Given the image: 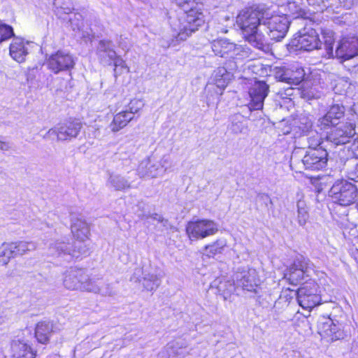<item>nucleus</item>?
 Returning <instances> with one entry per match:
<instances>
[{
	"label": "nucleus",
	"instance_id": "1",
	"mask_svg": "<svg viewBox=\"0 0 358 358\" xmlns=\"http://www.w3.org/2000/svg\"><path fill=\"white\" fill-rule=\"evenodd\" d=\"M176 3L182 8V12L178 17L171 18L170 24L173 31L171 43L168 45H176L177 42L185 41L193 32L205 22L204 15L198 6H193L194 2L190 0H174Z\"/></svg>",
	"mask_w": 358,
	"mask_h": 358
},
{
	"label": "nucleus",
	"instance_id": "2",
	"mask_svg": "<svg viewBox=\"0 0 358 358\" xmlns=\"http://www.w3.org/2000/svg\"><path fill=\"white\" fill-rule=\"evenodd\" d=\"M268 13L266 10L253 6L242 9L236 17L237 26L241 30L243 37L250 45L259 50L265 46L264 36L258 30L263 24Z\"/></svg>",
	"mask_w": 358,
	"mask_h": 358
},
{
	"label": "nucleus",
	"instance_id": "3",
	"mask_svg": "<svg viewBox=\"0 0 358 358\" xmlns=\"http://www.w3.org/2000/svg\"><path fill=\"white\" fill-rule=\"evenodd\" d=\"M328 153L322 147L318 149H310L306 152L301 161H298L294 155L291 157V166H295L301 172V167L309 171H320L324 169L327 164Z\"/></svg>",
	"mask_w": 358,
	"mask_h": 358
},
{
	"label": "nucleus",
	"instance_id": "4",
	"mask_svg": "<svg viewBox=\"0 0 358 358\" xmlns=\"http://www.w3.org/2000/svg\"><path fill=\"white\" fill-rule=\"evenodd\" d=\"M329 196L334 203L342 206H348L357 200L358 190L355 185L347 180H337L329 191Z\"/></svg>",
	"mask_w": 358,
	"mask_h": 358
},
{
	"label": "nucleus",
	"instance_id": "5",
	"mask_svg": "<svg viewBox=\"0 0 358 358\" xmlns=\"http://www.w3.org/2000/svg\"><path fill=\"white\" fill-rule=\"evenodd\" d=\"M313 264L308 259L302 255L297 256L292 264L287 268L285 273L286 278L289 284L296 285L303 280L305 277L310 275L313 271Z\"/></svg>",
	"mask_w": 358,
	"mask_h": 358
},
{
	"label": "nucleus",
	"instance_id": "6",
	"mask_svg": "<svg viewBox=\"0 0 358 358\" xmlns=\"http://www.w3.org/2000/svg\"><path fill=\"white\" fill-rule=\"evenodd\" d=\"M77 239L70 249L69 244L64 242L57 241L49 248V253L52 256L69 255L70 257L78 258L81 256H87L90 254V244L85 240Z\"/></svg>",
	"mask_w": 358,
	"mask_h": 358
},
{
	"label": "nucleus",
	"instance_id": "7",
	"mask_svg": "<svg viewBox=\"0 0 358 358\" xmlns=\"http://www.w3.org/2000/svg\"><path fill=\"white\" fill-rule=\"evenodd\" d=\"M322 42L317 31L312 28L305 27L300 30L290 43V46L296 50L312 51L320 49Z\"/></svg>",
	"mask_w": 358,
	"mask_h": 358
},
{
	"label": "nucleus",
	"instance_id": "8",
	"mask_svg": "<svg viewBox=\"0 0 358 358\" xmlns=\"http://www.w3.org/2000/svg\"><path fill=\"white\" fill-rule=\"evenodd\" d=\"M82 128L83 124L78 120L65 122L50 129L46 134L43 136V138H47L50 136H56L57 141H71L77 138Z\"/></svg>",
	"mask_w": 358,
	"mask_h": 358
},
{
	"label": "nucleus",
	"instance_id": "9",
	"mask_svg": "<svg viewBox=\"0 0 358 358\" xmlns=\"http://www.w3.org/2000/svg\"><path fill=\"white\" fill-rule=\"evenodd\" d=\"M218 231V224L211 220H198L189 222L186 232L190 239H203L215 234Z\"/></svg>",
	"mask_w": 358,
	"mask_h": 358
},
{
	"label": "nucleus",
	"instance_id": "10",
	"mask_svg": "<svg viewBox=\"0 0 358 358\" xmlns=\"http://www.w3.org/2000/svg\"><path fill=\"white\" fill-rule=\"evenodd\" d=\"M355 125L351 122L337 124L327 135V141L333 145L338 146L350 142L355 135Z\"/></svg>",
	"mask_w": 358,
	"mask_h": 358
},
{
	"label": "nucleus",
	"instance_id": "11",
	"mask_svg": "<svg viewBox=\"0 0 358 358\" xmlns=\"http://www.w3.org/2000/svg\"><path fill=\"white\" fill-rule=\"evenodd\" d=\"M263 25L268 29L267 34L271 40L280 41L283 38L289 29V21L283 16H266Z\"/></svg>",
	"mask_w": 358,
	"mask_h": 358
},
{
	"label": "nucleus",
	"instance_id": "12",
	"mask_svg": "<svg viewBox=\"0 0 358 358\" xmlns=\"http://www.w3.org/2000/svg\"><path fill=\"white\" fill-rule=\"evenodd\" d=\"M48 69L55 73L71 71L75 66V59L69 52L58 50L50 56L47 61Z\"/></svg>",
	"mask_w": 358,
	"mask_h": 358
},
{
	"label": "nucleus",
	"instance_id": "13",
	"mask_svg": "<svg viewBox=\"0 0 358 358\" xmlns=\"http://www.w3.org/2000/svg\"><path fill=\"white\" fill-rule=\"evenodd\" d=\"M317 332L322 340L328 343L340 340L344 336L341 327L330 318L324 317L318 322Z\"/></svg>",
	"mask_w": 358,
	"mask_h": 358
},
{
	"label": "nucleus",
	"instance_id": "14",
	"mask_svg": "<svg viewBox=\"0 0 358 358\" xmlns=\"http://www.w3.org/2000/svg\"><path fill=\"white\" fill-rule=\"evenodd\" d=\"M269 86L264 81H257L249 90L250 101L247 106L250 111L262 110L264 106V101L268 96Z\"/></svg>",
	"mask_w": 358,
	"mask_h": 358
},
{
	"label": "nucleus",
	"instance_id": "15",
	"mask_svg": "<svg viewBox=\"0 0 358 358\" xmlns=\"http://www.w3.org/2000/svg\"><path fill=\"white\" fill-rule=\"evenodd\" d=\"M336 57L343 60L350 59L358 55V38H342L336 49Z\"/></svg>",
	"mask_w": 358,
	"mask_h": 358
},
{
	"label": "nucleus",
	"instance_id": "16",
	"mask_svg": "<svg viewBox=\"0 0 358 358\" xmlns=\"http://www.w3.org/2000/svg\"><path fill=\"white\" fill-rule=\"evenodd\" d=\"M305 72L303 69L298 66L283 68L275 74V78L280 81L294 85H299L303 80Z\"/></svg>",
	"mask_w": 358,
	"mask_h": 358
},
{
	"label": "nucleus",
	"instance_id": "17",
	"mask_svg": "<svg viewBox=\"0 0 358 358\" xmlns=\"http://www.w3.org/2000/svg\"><path fill=\"white\" fill-rule=\"evenodd\" d=\"M345 108L343 105H332L327 113L317 120V126L326 129L331 126L337 125L338 120L344 116Z\"/></svg>",
	"mask_w": 358,
	"mask_h": 358
},
{
	"label": "nucleus",
	"instance_id": "18",
	"mask_svg": "<svg viewBox=\"0 0 358 358\" xmlns=\"http://www.w3.org/2000/svg\"><path fill=\"white\" fill-rule=\"evenodd\" d=\"M137 173L141 178H157L164 173V170L160 168L158 161L152 157L143 159L137 169Z\"/></svg>",
	"mask_w": 358,
	"mask_h": 358
},
{
	"label": "nucleus",
	"instance_id": "19",
	"mask_svg": "<svg viewBox=\"0 0 358 358\" xmlns=\"http://www.w3.org/2000/svg\"><path fill=\"white\" fill-rule=\"evenodd\" d=\"M143 274V271L142 268L136 267L134 269L133 275L131 277V281L135 282H142L143 287L146 291H154L159 287L161 283V280L159 278L153 274H148L142 277Z\"/></svg>",
	"mask_w": 358,
	"mask_h": 358
},
{
	"label": "nucleus",
	"instance_id": "20",
	"mask_svg": "<svg viewBox=\"0 0 358 358\" xmlns=\"http://www.w3.org/2000/svg\"><path fill=\"white\" fill-rule=\"evenodd\" d=\"M85 271L83 268L71 267L65 273L64 279V287L67 289L75 290L79 289L78 285L87 280Z\"/></svg>",
	"mask_w": 358,
	"mask_h": 358
},
{
	"label": "nucleus",
	"instance_id": "21",
	"mask_svg": "<svg viewBox=\"0 0 358 358\" xmlns=\"http://www.w3.org/2000/svg\"><path fill=\"white\" fill-rule=\"evenodd\" d=\"M59 330V329L50 322H41L36 327L35 336L39 343L45 344L49 341L52 334Z\"/></svg>",
	"mask_w": 358,
	"mask_h": 358
},
{
	"label": "nucleus",
	"instance_id": "22",
	"mask_svg": "<svg viewBox=\"0 0 358 358\" xmlns=\"http://www.w3.org/2000/svg\"><path fill=\"white\" fill-rule=\"evenodd\" d=\"M71 232L76 239L87 238L90 229L87 222L76 214H71Z\"/></svg>",
	"mask_w": 358,
	"mask_h": 358
},
{
	"label": "nucleus",
	"instance_id": "23",
	"mask_svg": "<svg viewBox=\"0 0 358 358\" xmlns=\"http://www.w3.org/2000/svg\"><path fill=\"white\" fill-rule=\"evenodd\" d=\"M299 304L303 308L310 310L321 303V296L314 292H296Z\"/></svg>",
	"mask_w": 358,
	"mask_h": 358
},
{
	"label": "nucleus",
	"instance_id": "24",
	"mask_svg": "<svg viewBox=\"0 0 358 358\" xmlns=\"http://www.w3.org/2000/svg\"><path fill=\"white\" fill-rule=\"evenodd\" d=\"M106 186L116 191H123L132 187L128 179L120 174L110 172H108Z\"/></svg>",
	"mask_w": 358,
	"mask_h": 358
},
{
	"label": "nucleus",
	"instance_id": "25",
	"mask_svg": "<svg viewBox=\"0 0 358 358\" xmlns=\"http://www.w3.org/2000/svg\"><path fill=\"white\" fill-rule=\"evenodd\" d=\"M27 54L23 41L19 38H15L10 45V55L19 63L24 61Z\"/></svg>",
	"mask_w": 358,
	"mask_h": 358
},
{
	"label": "nucleus",
	"instance_id": "26",
	"mask_svg": "<svg viewBox=\"0 0 358 358\" xmlns=\"http://www.w3.org/2000/svg\"><path fill=\"white\" fill-rule=\"evenodd\" d=\"M12 351L14 358H34L36 356V352L28 344L19 341L12 344Z\"/></svg>",
	"mask_w": 358,
	"mask_h": 358
},
{
	"label": "nucleus",
	"instance_id": "27",
	"mask_svg": "<svg viewBox=\"0 0 358 358\" xmlns=\"http://www.w3.org/2000/svg\"><path fill=\"white\" fill-rule=\"evenodd\" d=\"M234 43L227 38L215 40L212 43L211 48L213 52L220 57H229Z\"/></svg>",
	"mask_w": 358,
	"mask_h": 358
},
{
	"label": "nucleus",
	"instance_id": "28",
	"mask_svg": "<svg viewBox=\"0 0 358 358\" xmlns=\"http://www.w3.org/2000/svg\"><path fill=\"white\" fill-rule=\"evenodd\" d=\"M134 118V116L127 110L117 113L110 124V128L113 132H117L123 129Z\"/></svg>",
	"mask_w": 358,
	"mask_h": 358
},
{
	"label": "nucleus",
	"instance_id": "29",
	"mask_svg": "<svg viewBox=\"0 0 358 358\" xmlns=\"http://www.w3.org/2000/svg\"><path fill=\"white\" fill-rule=\"evenodd\" d=\"M10 243L14 256L23 255L28 252L35 250L37 247L36 243L33 241H19Z\"/></svg>",
	"mask_w": 358,
	"mask_h": 358
},
{
	"label": "nucleus",
	"instance_id": "30",
	"mask_svg": "<svg viewBox=\"0 0 358 358\" xmlns=\"http://www.w3.org/2000/svg\"><path fill=\"white\" fill-rule=\"evenodd\" d=\"M135 148V142L133 140H129L120 145L115 155L122 160L129 159L134 154Z\"/></svg>",
	"mask_w": 358,
	"mask_h": 358
},
{
	"label": "nucleus",
	"instance_id": "31",
	"mask_svg": "<svg viewBox=\"0 0 358 358\" xmlns=\"http://www.w3.org/2000/svg\"><path fill=\"white\" fill-rule=\"evenodd\" d=\"M180 350L178 343H169L158 353L157 358H180Z\"/></svg>",
	"mask_w": 358,
	"mask_h": 358
},
{
	"label": "nucleus",
	"instance_id": "32",
	"mask_svg": "<svg viewBox=\"0 0 358 358\" xmlns=\"http://www.w3.org/2000/svg\"><path fill=\"white\" fill-rule=\"evenodd\" d=\"M108 51V57L109 61L115 57L116 52L114 50L113 42L107 40L99 41L97 47V54L103 55Z\"/></svg>",
	"mask_w": 358,
	"mask_h": 358
},
{
	"label": "nucleus",
	"instance_id": "33",
	"mask_svg": "<svg viewBox=\"0 0 358 358\" xmlns=\"http://www.w3.org/2000/svg\"><path fill=\"white\" fill-rule=\"evenodd\" d=\"M301 139L308 142V150L318 149V146L321 144L320 135L315 131H307V134L301 136Z\"/></svg>",
	"mask_w": 358,
	"mask_h": 358
},
{
	"label": "nucleus",
	"instance_id": "34",
	"mask_svg": "<svg viewBox=\"0 0 358 358\" xmlns=\"http://www.w3.org/2000/svg\"><path fill=\"white\" fill-rule=\"evenodd\" d=\"M297 207V219L298 222L301 226H303L306 224L309 215L307 210L306 204L303 200L299 199L296 202Z\"/></svg>",
	"mask_w": 358,
	"mask_h": 358
},
{
	"label": "nucleus",
	"instance_id": "35",
	"mask_svg": "<svg viewBox=\"0 0 358 358\" xmlns=\"http://www.w3.org/2000/svg\"><path fill=\"white\" fill-rule=\"evenodd\" d=\"M226 245L227 241L225 240L218 239L213 244L206 246V255L211 257L217 254H220Z\"/></svg>",
	"mask_w": 358,
	"mask_h": 358
},
{
	"label": "nucleus",
	"instance_id": "36",
	"mask_svg": "<svg viewBox=\"0 0 358 358\" xmlns=\"http://www.w3.org/2000/svg\"><path fill=\"white\" fill-rule=\"evenodd\" d=\"M250 54L251 50L248 47L234 43V47L231 48V52L229 57L233 58L243 59L249 57Z\"/></svg>",
	"mask_w": 358,
	"mask_h": 358
},
{
	"label": "nucleus",
	"instance_id": "37",
	"mask_svg": "<svg viewBox=\"0 0 358 358\" xmlns=\"http://www.w3.org/2000/svg\"><path fill=\"white\" fill-rule=\"evenodd\" d=\"M243 115L240 113L234 114L231 116V129L235 134H241L244 133L247 129L245 124L243 122L242 120L243 118Z\"/></svg>",
	"mask_w": 358,
	"mask_h": 358
},
{
	"label": "nucleus",
	"instance_id": "38",
	"mask_svg": "<svg viewBox=\"0 0 358 358\" xmlns=\"http://www.w3.org/2000/svg\"><path fill=\"white\" fill-rule=\"evenodd\" d=\"M138 216L141 217V219H148L150 217L153 220L157 221L160 225L157 226L156 227L159 228V230H160L161 231L167 230L171 227L169 220L167 219H165L162 215L157 213H152L148 215H139Z\"/></svg>",
	"mask_w": 358,
	"mask_h": 358
},
{
	"label": "nucleus",
	"instance_id": "39",
	"mask_svg": "<svg viewBox=\"0 0 358 358\" xmlns=\"http://www.w3.org/2000/svg\"><path fill=\"white\" fill-rule=\"evenodd\" d=\"M13 250L11 243H3L0 247V264L6 265L11 257H13Z\"/></svg>",
	"mask_w": 358,
	"mask_h": 358
},
{
	"label": "nucleus",
	"instance_id": "40",
	"mask_svg": "<svg viewBox=\"0 0 358 358\" xmlns=\"http://www.w3.org/2000/svg\"><path fill=\"white\" fill-rule=\"evenodd\" d=\"M14 31L10 25L0 22V43L14 37Z\"/></svg>",
	"mask_w": 358,
	"mask_h": 358
},
{
	"label": "nucleus",
	"instance_id": "41",
	"mask_svg": "<svg viewBox=\"0 0 358 358\" xmlns=\"http://www.w3.org/2000/svg\"><path fill=\"white\" fill-rule=\"evenodd\" d=\"M250 272L252 273H255V270L248 271H243L240 273H236V278L238 281H240V284L243 287H245L246 288L243 287V291H252V289L248 288V283L251 282L250 279L249 278V275H250ZM253 291H255V289Z\"/></svg>",
	"mask_w": 358,
	"mask_h": 358
},
{
	"label": "nucleus",
	"instance_id": "42",
	"mask_svg": "<svg viewBox=\"0 0 358 358\" xmlns=\"http://www.w3.org/2000/svg\"><path fill=\"white\" fill-rule=\"evenodd\" d=\"M73 30H80L83 27V17L80 13H73L67 18Z\"/></svg>",
	"mask_w": 358,
	"mask_h": 358
},
{
	"label": "nucleus",
	"instance_id": "43",
	"mask_svg": "<svg viewBox=\"0 0 358 358\" xmlns=\"http://www.w3.org/2000/svg\"><path fill=\"white\" fill-rule=\"evenodd\" d=\"M324 38V46L327 51V55L329 57L334 56V38L332 33H327L323 36Z\"/></svg>",
	"mask_w": 358,
	"mask_h": 358
},
{
	"label": "nucleus",
	"instance_id": "44",
	"mask_svg": "<svg viewBox=\"0 0 358 358\" xmlns=\"http://www.w3.org/2000/svg\"><path fill=\"white\" fill-rule=\"evenodd\" d=\"M256 203L260 207L268 208L273 206V201L268 194L265 193H259L256 197Z\"/></svg>",
	"mask_w": 358,
	"mask_h": 358
},
{
	"label": "nucleus",
	"instance_id": "45",
	"mask_svg": "<svg viewBox=\"0 0 358 358\" xmlns=\"http://www.w3.org/2000/svg\"><path fill=\"white\" fill-rule=\"evenodd\" d=\"M143 106L144 103L141 99H133L129 103L128 109L126 110L134 116V115L141 110Z\"/></svg>",
	"mask_w": 358,
	"mask_h": 358
},
{
	"label": "nucleus",
	"instance_id": "46",
	"mask_svg": "<svg viewBox=\"0 0 358 358\" xmlns=\"http://www.w3.org/2000/svg\"><path fill=\"white\" fill-rule=\"evenodd\" d=\"M113 62V64L115 66L114 71L115 73L117 72V69L118 67H120L122 69H127V71H129V69L126 65L125 62L123 60V59L117 55V53H115V57L114 59H111V63Z\"/></svg>",
	"mask_w": 358,
	"mask_h": 358
},
{
	"label": "nucleus",
	"instance_id": "47",
	"mask_svg": "<svg viewBox=\"0 0 358 358\" xmlns=\"http://www.w3.org/2000/svg\"><path fill=\"white\" fill-rule=\"evenodd\" d=\"M55 13L59 18H63L64 20L66 18L62 16L63 14L67 15L68 17H69V16L71 15V14H73V13H71V9L69 7L64 8L57 6Z\"/></svg>",
	"mask_w": 358,
	"mask_h": 358
},
{
	"label": "nucleus",
	"instance_id": "48",
	"mask_svg": "<svg viewBox=\"0 0 358 358\" xmlns=\"http://www.w3.org/2000/svg\"><path fill=\"white\" fill-rule=\"evenodd\" d=\"M348 177L350 180L358 182V162L348 171Z\"/></svg>",
	"mask_w": 358,
	"mask_h": 358
},
{
	"label": "nucleus",
	"instance_id": "49",
	"mask_svg": "<svg viewBox=\"0 0 358 358\" xmlns=\"http://www.w3.org/2000/svg\"><path fill=\"white\" fill-rule=\"evenodd\" d=\"M117 43L120 48H121L122 50H129V44L128 42V40L126 37H124L123 36H120V38L117 40Z\"/></svg>",
	"mask_w": 358,
	"mask_h": 358
},
{
	"label": "nucleus",
	"instance_id": "50",
	"mask_svg": "<svg viewBox=\"0 0 358 358\" xmlns=\"http://www.w3.org/2000/svg\"><path fill=\"white\" fill-rule=\"evenodd\" d=\"M158 163L160 164V168L164 169L165 173L170 166V158L168 156H164Z\"/></svg>",
	"mask_w": 358,
	"mask_h": 358
},
{
	"label": "nucleus",
	"instance_id": "51",
	"mask_svg": "<svg viewBox=\"0 0 358 358\" xmlns=\"http://www.w3.org/2000/svg\"><path fill=\"white\" fill-rule=\"evenodd\" d=\"M350 155L352 157L358 159V141H355L350 148Z\"/></svg>",
	"mask_w": 358,
	"mask_h": 358
},
{
	"label": "nucleus",
	"instance_id": "52",
	"mask_svg": "<svg viewBox=\"0 0 358 358\" xmlns=\"http://www.w3.org/2000/svg\"><path fill=\"white\" fill-rule=\"evenodd\" d=\"M99 55V57L100 58V59L106 63V64H111V61H109L108 60V51L106 52H104L103 55Z\"/></svg>",
	"mask_w": 358,
	"mask_h": 358
},
{
	"label": "nucleus",
	"instance_id": "53",
	"mask_svg": "<svg viewBox=\"0 0 358 358\" xmlns=\"http://www.w3.org/2000/svg\"><path fill=\"white\" fill-rule=\"evenodd\" d=\"M10 148V144L8 142L2 141L0 140V150L7 151Z\"/></svg>",
	"mask_w": 358,
	"mask_h": 358
},
{
	"label": "nucleus",
	"instance_id": "54",
	"mask_svg": "<svg viewBox=\"0 0 358 358\" xmlns=\"http://www.w3.org/2000/svg\"><path fill=\"white\" fill-rule=\"evenodd\" d=\"M219 296L222 298L224 300L229 299L231 300V292H222L219 294Z\"/></svg>",
	"mask_w": 358,
	"mask_h": 358
},
{
	"label": "nucleus",
	"instance_id": "55",
	"mask_svg": "<svg viewBox=\"0 0 358 358\" xmlns=\"http://www.w3.org/2000/svg\"><path fill=\"white\" fill-rule=\"evenodd\" d=\"M286 291H289V292H291V291H294V289H292L290 288H287L286 289ZM296 291H301V288H298Z\"/></svg>",
	"mask_w": 358,
	"mask_h": 358
},
{
	"label": "nucleus",
	"instance_id": "56",
	"mask_svg": "<svg viewBox=\"0 0 358 358\" xmlns=\"http://www.w3.org/2000/svg\"><path fill=\"white\" fill-rule=\"evenodd\" d=\"M303 322L306 323L308 326H309V322L306 319L303 320Z\"/></svg>",
	"mask_w": 358,
	"mask_h": 358
},
{
	"label": "nucleus",
	"instance_id": "57",
	"mask_svg": "<svg viewBox=\"0 0 358 358\" xmlns=\"http://www.w3.org/2000/svg\"><path fill=\"white\" fill-rule=\"evenodd\" d=\"M357 69H358V65H357Z\"/></svg>",
	"mask_w": 358,
	"mask_h": 358
}]
</instances>
